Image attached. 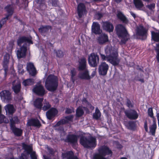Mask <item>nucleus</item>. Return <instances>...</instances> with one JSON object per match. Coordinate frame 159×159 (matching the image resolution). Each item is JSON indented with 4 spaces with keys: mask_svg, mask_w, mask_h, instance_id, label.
<instances>
[{
    "mask_svg": "<svg viewBox=\"0 0 159 159\" xmlns=\"http://www.w3.org/2000/svg\"><path fill=\"white\" fill-rule=\"evenodd\" d=\"M107 56L101 53L99 54L100 57L103 61L107 60L113 66H116L119 65L120 60L118 58V52L114 50L112 46H107L105 49Z\"/></svg>",
    "mask_w": 159,
    "mask_h": 159,
    "instance_id": "nucleus-1",
    "label": "nucleus"
},
{
    "mask_svg": "<svg viewBox=\"0 0 159 159\" xmlns=\"http://www.w3.org/2000/svg\"><path fill=\"white\" fill-rule=\"evenodd\" d=\"M77 69L79 71L78 76L80 79L86 80L91 79L86 60L85 58H81L79 60Z\"/></svg>",
    "mask_w": 159,
    "mask_h": 159,
    "instance_id": "nucleus-2",
    "label": "nucleus"
},
{
    "mask_svg": "<svg viewBox=\"0 0 159 159\" xmlns=\"http://www.w3.org/2000/svg\"><path fill=\"white\" fill-rule=\"evenodd\" d=\"M58 85V80L57 76L50 74L47 77L45 82V87L48 90L54 92L57 89Z\"/></svg>",
    "mask_w": 159,
    "mask_h": 159,
    "instance_id": "nucleus-3",
    "label": "nucleus"
},
{
    "mask_svg": "<svg viewBox=\"0 0 159 159\" xmlns=\"http://www.w3.org/2000/svg\"><path fill=\"white\" fill-rule=\"evenodd\" d=\"M116 31L118 37L121 39L120 44H125L128 40L129 35L125 27L122 24L118 25L116 27Z\"/></svg>",
    "mask_w": 159,
    "mask_h": 159,
    "instance_id": "nucleus-4",
    "label": "nucleus"
},
{
    "mask_svg": "<svg viewBox=\"0 0 159 159\" xmlns=\"http://www.w3.org/2000/svg\"><path fill=\"white\" fill-rule=\"evenodd\" d=\"M80 142L84 148H88L93 149L97 145L96 139L92 136L87 138L82 136L80 138Z\"/></svg>",
    "mask_w": 159,
    "mask_h": 159,
    "instance_id": "nucleus-5",
    "label": "nucleus"
},
{
    "mask_svg": "<svg viewBox=\"0 0 159 159\" xmlns=\"http://www.w3.org/2000/svg\"><path fill=\"white\" fill-rule=\"evenodd\" d=\"M148 32V29L143 25H140L136 28V35L142 40H145L147 39Z\"/></svg>",
    "mask_w": 159,
    "mask_h": 159,
    "instance_id": "nucleus-6",
    "label": "nucleus"
},
{
    "mask_svg": "<svg viewBox=\"0 0 159 159\" xmlns=\"http://www.w3.org/2000/svg\"><path fill=\"white\" fill-rule=\"evenodd\" d=\"M99 56L96 53L93 52L89 55L88 62L89 65L91 67H97L99 63Z\"/></svg>",
    "mask_w": 159,
    "mask_h": 159,
    "instance_id": "nucleus-7",
    "label": "nucleus"
},
{
    "mask_svg": "<svg viewBox=\"0 0 159 159\" xmlns=\"http://www.w3.org/2000/svg\"><path fill=\"white\" fill-rule=\"evenodd\" d=\"M79 136L74 134H69L65 139L64 141L72 145V146L77 143Z\"/></svg>",
    "mask_w": 159,
    "mask_h": 159,
    "instance_id": "nucleus-8",
    "label": "nucleus"
},
{
    "mask_svg": "<svg viewBox=\"0 0 159 159\" xmlns=\"http://www.w3.org/2000/svg\"><path fill=\"white\" fill-rule=\"evenodd\" d=\"M22 145L23 149L25 150L28 154H30L31 159H37L35 152L33 151L32 146L27 145L24 143H22Z\"/></svg>",
    "mask_w": 159,
    "mask_h": 159,
    "instance_id": "nucleus-9",
    "label": "nucleus"
},
{
    "mask_svg": "<svg viewBox=\"0 0 159 159\" xmlns=\"http://www.w3.org/2000/svg\"><path fill=\"white\" fill-rule=\"evenodd\" d=\"M127 118L130 120H136L139 116L137 111L134 109H130L124 112Z\"/></svg>",
    "mask_w": 159,
    "mask_h": 159,
    "instance_id": "nucleus-10",
    "label": "nucleus"
},
{
    "mask_svg": "<svg viewBox=\"0 0 159 159\" xmlns=\"http://www.w3.org/2000/svg\"><path fill=\"white\" fill-rule=\"evenodd\" d=\"M17 45L21 47L22 44L23 43H27L30 44H33L32 37L31 36H22L19 37L17 41Z\"/></svg>",
    "mask_w": 159,
    "mask_h": 159,
    "instance_id": "nucleus-11",
    "label": "nucleus"
},
{
    "mask_svg": "<svg viewBox=\"0 0 159 159\" xmlns=\"http://www.w3.org/2000/svg\"><path fill=\"white\" fill-rule=\"evenodd\" d=\"M77 12L79 18H81L85 14L87 13V11L85 4L82 2L80 3L77 6Z\"/></svg>",
    "mask_w": 159,
    "mask_h": 159,
    "instance_id": "nucleus-12",
    "label": "nucleus"
},
{
    "mask_svg": "<svg viewBox=\"0 0 159 159\" xmlns=\"http://www.w3.org/2000/svg\"><path fill=\"white\" fill-rule=\"evenodd\" d=\"M58 112V110L55 107H51L46 112L47 118L49 120H54Z\"/></svg>",
    "mask_w": 159,
    "mask_h": 159,
    "instance_id": "nucleus-13",
    "label": "nucleus"
},
{
    "mask_svg": "<svg viewBox=\"0 0 159 159\" xmlns=\"http://www.w3.org/2000/svg\"><path fill=\"white\" fill-rule=\"evenodd\" d=\"M98 151L104 157L107 155H112L113 153L112 151L107 146L104 145L100 147L98 149Z\"/></svg>",
    "mask_w": 159,
    "mask_h": 159,
    "instance_id": "nucleus-14",
    "label": "nucleus"
},
{
    "mask_svg": "<svg viewBox=\"0 0 159 159\" xmlns=\"http://www.w3.org/2000/svg\"><path fill=\"white\" fill-rule=\"evenodd\" d=\"M34 93L39 96H43L45 93V90L43 86L41 84H37L33 89Z\"/></svg>",
    "mask_w": 159,
    "mask_h": 159,
    "instance_id": "nucleus-15",
    "label": "nucleus"
},
{
    "mask_svg": "<svg viewBox=\"0 0 159 159\" xmlns=\"http://www.w3.org/2000/svg\"><path fill=\"white\" fill-rule=\"evenodd\" d=\"M109 66L105 62H102L98 67V71L100 75H105L107 73Z\"/></svg>",
    "mask_w": 159,
    "mask_h": 159,
    "instance_id": "nucleus-16",
    "label": "nucleus"
},
{
    "mask_svg": "<svg viewBox=\"0 0 159 159\" xmlns=\"http://www.w3.org/2000/svg\"><path fill=\"white\" fill-rule=\"evenodd\" d=\"M91 31L95 34L99 35L101 34L102 30L100 28V24L97 22H93L91 27Z\"/></svg>",
    "mask_w": 159,
    "mask_h": 159,
    "instance_id": "nucleus-17",
    "label": "nucleus"
},
{
    "mask_svg": "<svg viewBox=\"0 0 159 159\" xmlns=\"http://www.w3.org/2000/svg\"><path fill=\"white\" fill-rule=\"evenodd\" d=\"M99 35L97 38V41L99 44L103 45L109 41L108 37L107 34L102 33Z\"/></svg>",
    "mask_w": 159,
    "mask_h": 159,
    "instance_id": "nucleus-18",
    "label": "nucleus"
},
{
    "mask_svg": "<svg viewBox=\"0 0 159 159\" xmlns=\"http://www.w3.org/2000/svg\"><path fill=\"white\" fill-rule=\"evenodd\" d=\"M10 56L8 54H6L4 56L3 62V66L4 68V76H6L8 70V64L9 62Z\"/></svg>",
    "mask_w": 159,
    "mask_h": 159,
    "instance_id": "nucleus-19",
    "label": "nucleus"
},
{
    "mask_svg": "<svg viewBox=\"0 0 159 159\" xmlns=\"http://www.w3.org/2000/svg\"><path fill=\"white\" fill-rule=\"evenodd\" d=\"M102 26L104 30L109 33L112 32L114 29L112 24L109 21L103 22Z\"/></svg>",
    "mask_w": 159,
    "mask_h": 159,
    "instance_id": "nucleus-20",
    "label": "nucleus"
},
{
    "mask_svg": "<svg viewBox=\"0 0 159 159\" xmlns=\"http://www.w3.org/2000/svg\"><path fill=\"white\" fill-rule=\"evenodd\" d=\"M27 51V47L24 45H23L20 47V49L17 51L16 54L17 57L19 59L25 57L26 56Z\"/></svg>",
    "mask_w": 159,
    "mask_h": 159,
    "instance_id": "nucleus-21",
    "label": "nucleus"
},
{
    "mask_svg": "<svg viewBox=\"0 0 159 159\" xmlns=\"http://www.w3.org/2000/svg\"><path fill=\"white\" fill-rule=\"evenodd\" d=\"M0 96L1 99L4 101H9L11 99V93L8 90H4L0 93Z\"/></svg>",
    "mask_w": 159,
    "mask_h": 159,
    "instance_id": "nucleus-22",
    "label": "nucleus"
},
{
    "mask_svg": "<svg viewBox=\"0 0 159 159\" xmlns=\"http://www.w3.org/2000/svg\"><path fill=\"white\" fill-rule=\"evenodd\" d=\"M27 70L29 74L32 76H35L36 73V70L34 65L32 63H29L27 64Z\"/></svg>",
    "mask_w": 159,
    "mask_h": 159,
    "instance_id": "nucleus-23",
    "label": "nucleus"
},
{
    "mask_svg": "<svg viewBox=\"0 0 159 159\" xmlns=\"http://www.w3.org/2000/svg\"><path fill=\"white\" fill-rule=\"evenodd\" d=\"M124 125L127 129L130 130H135L136 128V124L135 121L130 120L125 121Z\"/></svg>",
    "mask_w": 159,
    "mask_h": 159,
    "instance_id": "nucleus-24",
    "label": "nucleus"
},
{
    "mask_svg": "<svg viewBox=\"0 0 159 159\" xmlns=\"http://www.w3.org/2000/svg\"><path fill=\"white\" fill-rule=\"evenodd\" d=\"M52 29V27L50 25H41L39 29V31L42 35H44L48 32L50 30Z\"/></svg>",
    "mask_w": 159,
    "mask_h": 159,
    "instance_id": "nucleus-25",
    "label": "nucleus"
},
{
    "mask_svg": "<svg viewBox=\"0 0 159 159\" xmlns=\"http://www.w3.org/2000/svg\"><path fill=\"white\" fill-rule=\"evenodd\" d=\"M27 125L29 126H34L39 128L41 124L39 121L37 119H30L27 122Z\"/></svg>",
    "mask_w": 159,
    "mask_h": 159,
    "instance_id": "nucleus-26",
    "label": "nucleus"
},
{
    "mask_svg": "<svg viewBox=\"0 0 159 159\" xmlns=\"http://www.w3.org/2000/svg\"><path fill=\"white\" fill-rule=\"evenodd\" d=\"M43 98H38L35 99L34 102V105L36 109L41 110L42 108V103L43 101Z\"/></svg>",
    "mask_w": 159,
    "mask_h": 159,
    "instance_id": "nucleus-27",
    "label": "nucleus"
},
{
    "mask_svg": "<svg viewBox=\"0 0 159 159\" xmlns=\"http://www.w3.org/2000/svg\"><path fill=\"white\" fill-rule=\"evenodd\" d=\"M62 157L64 158H66L67 159H79L71 151H68L66 153H62Z\"/></svg>",
    "mask_w": 159,
    "mask_h": 159,
    "instance_id": "nucleus-28",
    "label": "nucleus"
},
{
    "mask_svg": "<svg viewBox=\"0 0 159 159\" xmlns=\"http://www.w3.org/2000/svg\"><path fill=\"white\" fill-rule=\"evenodd\" d=\"M10 126L11 129L16 127L15 124H18L19 122V120L17 116H14L13 117H11L10 119Z\"/></svg>",
    "mask_w": 159,
    "mask_h": 159,
    "instance_id": "nucleus-29",
    "label": "nucleus"
},
{
    "mask_svg": "<svg viewBox=\"0 0 159 159\" xmlns=\"http://www.w3.org/2000/svg\"><path fill=\"white\" fill-rule=\"evenodd\" d=\"M134 3L135 7L138 10H142L144 6V4L141 0H134Z\"/></svg>",
    "mask_w": 159,
    "mask_h": 159,
    "instance_id": "nucleus-30",
    "label": "nucleus"
},
{
    "mask_svg": "<svg viewBox=\"0 0 159 159\" xmlns=\"http://www.w3.org/2000/svg\"><path fill=\"white\" fill-rule=\"evenodd\" d=\"M152 40L155 42H159V31L155 32L153 31H151Z\"/></svg>",
    "mask_w": 159,
    "mask_h": 159,
    "instance_id": "nucleus-31",
    "label": "nucleus"
},
{
    "mask_svg": "<svg viewBox=\"0 0 159 159\" xmlns=\"http://www.w3.org/2000/svg\"><path fill=\"white\" fill-rule=\"evenodd\" d=\"M12 132L16 136H21L23 134V130L20 129L15 127L11 129Z\"/></svg>",
    "mask_w": 159,
    "mask_h": 159,
    "instance_id": "nucleus-32",
    "label": "nucleus"
},
{
    "mask_svg": "<svg viewBox=\"0 0 159 159\" xmlns=\"http://www.w3.org/2000/svg\"><path fill=\"white\" fill-rule=\"evenodd\" d=\"M51 107V105L50 104L49 102L45 100L43 103H42V106L41 110H42L44 111H46L49 109Z\"/></svg>",
    "mask_w": 159,
    "mask_h": 159,
    "instance_id": "nucleus-33",
    "label": "nucleus"
},
{
    "mask_svg": "<svg viewBox=\"0 0 159 159\" xmlns=\"http://www.w3.org/2000/svg\"><path fill=\"white\" fill-rule=\"evenodd\" d=\"M117 16V17L121 20L122 21L123 23L125 24H127L128 23V20L121 12H119Z\"/></svg>",
    "mask_w": 159,
    "mask_h": 159,
    "instance_id": "nucleus-34",
    "label": "nucleus"
},
{
    "mask_svg": "<svg viewBox=\"0 0 159 159\" xmlns=\"http://www.w3.org/2000/svg\"><path fill=\"white\" fill-rule=\"evenodd\" d=\"M6 110L7 112H8L9 115H12L15 111L13 106L11 104L7 105Z\"/></svg>",
    "mask_w": 159,
    "mask_h": 159,
    "instance_id": "nucleus-35",
    "label": "nucleus"
},
{
    "mask_svg": "<svg viewBox=\"0 0 159 159\" xmlns=\"http://www.w3.org/2000/svg\"><path fill=\"white\" fill-rule=\"evenodd\" d=\"M101 116V113L98 107L95 109V112L93 114V119L98 120Z\"/></svg>",
    "mask_w": 159,
    "mask_h": 159,
    "instance_id": "nucleus-36",
    "label": "nucleus"
},
{
    "mask_svg": "<svg viewBox=\"0 0 159 159\" xmlns=\"http://www.w3.org/2000/svg\"><path fill=\"white\" fill-rule=\"evenodd\" d=\"M34 80L33 79H28L25 80L23 82V84L25 86L31 85L34 84Z\"/></svg>",
    "mask_w": 159,
    "mask_h": 159,
    "instance_id": "nucleus-37",
    "label": "nucleus"
},
{
    "mask_svg": "<svg viewBox=\"0 0 159 159\" xmlns=\"http://www.w3.org/2000/svg\"><path fill=\"white\" fill-rule=\"evenodd\" d=\"M155 7V3H152L148 4L145 6L146 8L149 10L151 14L154 12Z\"/></svg>",
    "mask_w": 159,
    "mask_h": 159,
    "instance_id": "nucleus-38",
    "label": "nucleus"
},
{
    "mask_svg": "<svg viewBox=\"0 0 159 159\" xmlns=\"http://www.w3.org/2000/svg\"><path fill=\"white\" fill-rule=\"evenodd\" d=\"M84 114V112L82 108L80 107H78L76 111V116L77 117H80Z\"/></svg>",
    "mask_w": 159,
    "mask_h": 159,
    "instance_id": "nucleus-39",
    "label": "nucleus"
},
{
    "mask_svg": "<svg viewBox=\"0 0 159 159\" xmlns=\"http://www.w3.org/2000/svg\"><path fill=\"white\" fill-rule=\"evenodd\" d=\"M21 88V84H18L13 85L12 87V89L15 94H17L20 92Z\"/></svg>",
    "mask_w": 159,
    "mask_h": 159,
    "instance_id": "nucleus-40",
    "label": "nucleus"
},
{
    "mask_svg": "<svg viewBox=\"0 0 159 159\" xmlns=\"http://www.w3.org/2000/svg\"><path fill=\"white\" fill-rule=\"evenodd\" d=\"M76 71L75 68H73L70 71L71 73V80L74 83L76 80V78L75 76L76 74Z\"/></svg>",
    "mask_w": 159,
    "mask_h": 159,
    "instance_id": "nucleus-41",
    "label": "nucleus"
},
{
    "mask_svg": "<svg viewBox=\"0 0 159 159\" xmlns=\"http://www.w3.org/2000/svg\"><path fill=\"white\" fill-rule=\"evenodd\" d=\"M7 14L12 15L14 12V9L10 5H8L5 7Z\"/></svg>",
    "mask_w": 159,
    "mask_h": 159,
    "instance_id": "nucleus-42",
    "label": "nucleus"
},
{
    "mask_svg": "<svg viewBox=\"0 0 159 159\" xmlns=\"http://www.w3.org/2000/svg\"><path fill=\"white\" fill-rule=\"evenodd\" d=\"M157 128V125H151L150 127V132L151 133L152 136H155L156 133V130Z\"/></svg>",
    "mask_w": 159,
    "mask_h": 159,
    "instance_id": "nucleus-43",
    "label": "nucleus"
},
{
    "mask_svg": "<svg viewBox=\"0 0 159 159\" xmlns=\"http://www.w3.org/2000/svg\"><path fill=\"white\" fill-rule=\"evenodd\" d=\"M126 104L127 106L129 108H132L134 107V104L133 101H131L128 98L127 99Z\"/></svg>",
    "mask_w": 159,
    "mask_h": 159,
    "instance_id": "nucleus-44",
    "label": "nucleus"
},
{
    "mask_svg": "<svg viewBox=\"0 0 159 159\" xmlns=\"http://www.w3.org/2000/svg\"><path fill=\"white\" fill-rule=\"evenodd\" d=\"M3 123H7V118L5 116L2 114V112L0 113V124Z\"/></svg>",
    "mask_w": 159,
    "mask_h": 159,
    "instance_id": "nucleus-45",
    "label": "nucleus"
},
{
    "mask_svg": "<svg viewBox=\"0 0 159 159\" xmlns=\"http://www.w3.org/2000/svg\"><path fill=\"white\" fill-rule=\"evenodd\" d=\"M74 118L73 115H70L65 117V119L67 121V124H68L69 121L72 122Z\"/></svg>",
    "mask_w": 159,
    "mask_h": 159,
    "instance_id": "nucleus-46",
    "label": "nucleus"
},
{
    "mask_svg": "<svg viewBox=\"0 0 159 159\" xmlns=\"http://www.w3.org/2000/svg\"><path fill=\"white\" fill-rule=\"evenodd\" d=\"M56 53L57 56L59 58H61L64 56L63 52L60 50H58Z\"/></svg>",
    "mask_w": 159,
    "mask_h": 159,
    "instance_id": "nucleus-47",
    "label": "nucleus"
},
{
    "mask_svg": "<svg viewBox=\"0 0 159 159\" xmlns=\"http://www.w3.org/2000/svg\"><path fill=\"white\" fill-rule=\"evenodd\" d=\"M148 116L150 117H153L154 116L153 109L152 107H150L148 109Z\"/></svg>",
    "mask_w": 159,
    "mask_h": 159,
    "instance_id": "nucleus-48",
    "label": "nucleus"
},
{
    "mask_svg": "<svg viewBox=\"0 0 159 159\" xmlns=\"http://www.w3.org/2000/svg\"><path fill=\"white\" fill-rule=\"evenodd\" d=\"M7 21L5 18H3L0 20V29L2 27L3 25L6 24Z\"/></svg>",
    "mask_w": 159,
    "mask_h": 159,
    "instance_id": "nucleus-49",
    "label": "nucleus"
},
{
    "mask_svg": "<svg viewBox=\"0 0 159 159\" xmlns=\"http://www.w3.org/2000/svg\"><path fill=\"white\" fill-rule=\"evenodd\" d=\"M52 5L53 6L56 7L57 6L58 1L57 0H52Z\"/></svg>",
    "mask_w": 159,
    "mask_h": 159,
    "instance_id": "nucleus-50",
    "label": "nucleus"
},
{
    "mask_svg": "<svg viewBox=\"0 0 159 159\" xmlns=\"http://www.w3.org/2000/svg\"><path fill=\"white\" fill-rule=\"evenodd\" d=\"M72 112V111L71 109L69 108H66L65 111V113L66 114H69L71 113Z\"/></svg>",
    "mask_w": 159,
    "mask_h": 159,
    "instance_id": "nucleus-51",
    "label": "nucleus"
},
{
    "mask_svg": "<svg viewBox=\"0 0 159 159\" xmlns=\"http://www.w3.org/2000/svg\"><path fill=\"white\" fill-rule=\"evenodd\" d=\"M144 128L146 132H148V129L147 122L146 120H145L144 122Z\"/></svg>",
    "mask_w": 159,
    "mask_h": 159,
    "instance_id": "nucleus-52",
    "label": "nucleus"
},
{
    "mask_svg": "<svg viewBox=\"0 0 159 159\" xmlns=\"http://www.w3.org/2000/svg\"><path fill=\"white\" fill-rule=\"evenodd\" d=\"M14 45V41L13 40L9 41V46L11 48H12Z\"/></svg>",
    "mask_w": 159,
    "mask_h": 159,
    "instance_id": "nucleus-53",
    "label": "nucleus"
},
{
    "mask_svg": "<svg viewBox=\"0 0 159 159\" xmlns=\"http://www.w3.org/2000/svg\"><path fill=\"white\" fill-rule=\"evenodd\" d=\"M60 120V121H61L62 125L67 124V121L66 120H65V119H61Z\"/></svg>",
    "mask_w": 159,
    "mask_h": 159,
    "instance_id": "nucleus-54",
    "label": "nucleus"
},
{
    "mask_svg": "<svg viewBox=\"0 0 159 159\" xmlns=\"http://www.w3.org/2000/svg\"><path fill=\"white\" fill-rule=\"evenodd\" d=\"M151 118H152L153 124L152 125H157L156 123V119L155 117L153 116V117Z\"/></svg>",
    "mask_w": 159,
    "mask_h": 159,
    "instance_id": "nucleus-55",
    "label": "nucleus"
},
{
    "mask_svg": "<svg viewBox=\"0 0 159 159\" xmlns=\"http://www.w3.org/2000/svg\"><path fill=\"white\" fill-rule=\"evenodd\" d=\"M11 16H12L11 15H10L9 14H7V15H6V17L3 18H5V20L6 21H7V20H9L10 19V17H11Z\"/></svg>",
    "mask_w": 159,
    "mask_h": 159,
    "instance_id": "nucleus-56",
    "label": "nucleus"
},
{
    "mask_svg": "<svg viewBox=\"0 0 159 159\" xmlns=\"http://www.w3.org/2000/svg\"><path fill=\"white\" fill-rule=\"evenodd\" d=\"M20 159H27L26 156L25 155L22 153L21 154Z\"/></svg>",
    "mask_w": 159,
    "mask_h": 159,
    "instance_id": "nucleus-57",
    "label": "nucleus"
},
{
    "mask_svg": "<svg viewBox=\"0 0 159 159\" xmlns=\"http://www.w3.org/2000/svg\"><path fill=\"white\" fill-rule=\"evenodd\" d=\"M62 125L60 120L58 121L57 123L54 125L55 127H57L60 126V125Z\"/></svg>",
    "mask_w": 159,
    "mask_h": 159,
    "instance_id": "nucleus-58",
    "label": "nucleus"
},
{
    "mask_svg": "<svg viewBox=\"0 0 159 159\" xmlns=\"http://www.w3.org/2000/svg\"><path fill=\"white\" fill-rule=\"evenodd\" d=\"M48 150L50 154L52 155L54 154V152L53 149L52 148H49L48 149Z\"/></svg>",
    "mask_w": 159,
    "mask_h": 159,
    "instance_id": "nucleus-59",
    "label": "nucleus"
},
{
    "mask_svg": "<svg viewBox=\"0 0 159 159\" xmlns=\"http://www.w3.org/2000/svg\"><path fill=\"white\" fill-rule=\"evenodd\" d=\"M37 3L40 4V5L43 4V0H36Z\"/></svg>",
    "mask_w": 159,
    "mask_h": 159,
    "instance_id": "nucleus-60",
    "label": "nucleus"
},
{
    "mask_svg": "<svg viewBox=\"0 0 159 159\" xmlns=\"http://www.w3.org/2000/svg\"><path fill=\"white\" fill-rule=\"evenodd\" d=\"M96 73V72L95 71H93L92 73L91 74V75H90V76H91V78H93L95 76Z\"/></svg>",
    "mask_w": 159,
    "mask_h": 159,
    "instance_id": "nucleus-61",
    "label": "nucleus"
},
{
    "mask_svg": "<svg viewBox=\"0 0 159 159\" xmlns=\"http://www.w3.org/2000/svg\"><path fill=\"white\" fill-rule=\"evenodd\" d=\"M117 145H119V146L117 147L118 148L120 149L122 147V145L120 144V143L119 142H117Z\"/></svg>",
    "mask_w": 159,
    "mask_h": 159,
    "instance_id": "nucleus-62",
    "label": "nucleus"
},
{
    "mask_svg": "<svg viewBox=\"0 0 159 159\" xmlns=\"http://www.w3.org/2000/svg\"><path fill=\"white\" fill-rule=\"evenodd\" d=\"M98 18L99 19L102 18L103 16L102 14L101 13H98Z\"/></svg>",
    "mask_w": 159,
    "mask_h": 159,
    "instance_id": "nucleus-63",
    "label": "nucleus"
},
{
    "mask_svg": "<svg viewBox=\"0 0 159 159\" xmlns=\"http://www.w3.org/2000/svg\"><path fill=\"white\" fill-rule=\"evenodd\" d=\"M83 108L85 111L87 113H89V110L88 108L86 107H83Z\"/></svg>",
    "mask_w": 159,
    "mask_h": 159,
    "instance_id": "nucleus-64",
    "label": "nucleus"
}]
</instances>
